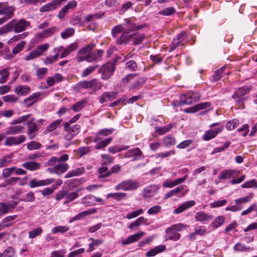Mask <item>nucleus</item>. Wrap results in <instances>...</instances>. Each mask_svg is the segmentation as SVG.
I'll list each match as a JSON object with an SVG mask.
<instances>
[{
    "label": "nucleus",
    "instance_id": "obj_1",
    "mask_svg": "<svg viewBox=\"0 0 257 257\" xmlns=\"http://www.w3.org/2000/svg\"><path fill=\"white\" fill-rule=\"evenodd\" d=\"M30 26V23L25 19H22L19 21L13 19L8 24L0 29V34L7 33L13 30L16 33L24 31L27 28Z\"/></svg>",
    "mask_w": 257,
    "mask_h": 257
},
{
    "label": "nucleus",
    "instance_id": "obj_2",
    "mask_svg": "<svg viewBox=\"0 0 257 257\" xmlns=\"http://www.w3.org/2000/svg\"><path fill=\"white\" fill-rule=\"evenodd\" d=\"M95 43H90L82 48L77 53L76 59L78 62L86 61L89 62L97 61L95 53H92V50L95 47Z\"/></svg>",
    "mask_w": 257,
    "mask_h": 257
},
{
    "label": "nucleus",
    "instance_id": "obj_3",
    "mask_svg": "<svg viewBox=\"0 0 257 257\" xmlns=\"http://www.w3.org/2000/svg\"><path fill=\"white\" fill-rule=\"evenodd\" d=\"M115 62L114 60L112 62L109 61L101 67L99 70V73L101 74L102 79L108 80L113 75V72L115 70Z\"/></svg>",
    "mask_w": 257,
    "mask_h": 257
},
{
    "label": "nucleus",
    "instance_id": "obj_4",
    "mask_svg": "<svg viewBox=\"0 0 257 257\" xmlns=\"http://www.w3.org/2000/svg\"><path fill=\"white\" fill-rule=\"evenodd\" d=\"M102 86V83L97 79H93L90 81L84 80L79 82L76 87L79 88L92 89L94 91L101 89Z\"/></svg>",
    "mask_w": 257,
    "mask_h": 257
},
{
    "label": "nucleus",
    "instance_id": "obj_5",
    "mask_svg": "<svg viewBox=\"0 0 257 257\" xmlns=\"http://www.w3.org/2000/svg\"><path fill=\"white\" fill-rule=\"evenodd\" d=\"M181 225H182L181 224H175L168 228L165 231L167 234L166 240L170 239L174 241L178 240L180 237V234L177 231L180 230Z\"/></svg>",
    "mask_w": 257,
    "mask_h": 257
},
{
    "label": "nucleus",
    "instance_id": "obj_6",
    "mask_svg": "<svg viewBox=\"0 0 257 257\" xmlns=\"http://www.w3.org/2000/svg\"><path fill=\"white\" fill-rule=\"evenodd\" d=\"M49 47L48 44H44L38 46L36 49L33 50L30 54L25 58V60L30 61L38 58L41 56L43 52L47 51Z\"/></svg>",
    "mask_w": 257,
    "mask_h": 257
},
{
    "label": "nucleus",
    "instance_id": "obj_7",
    "mask_svg": "<svg viewBox=\"0 0 257 257\" xmlns=\"http://www.w3.org/2000/svg\"><path fill=\"white\" fill-rule=\"evenodd\" d=\"M249 91L250 88L248 87H240L236 90L231 97L239 106H241V102L244 99V95L248 93Z\"/></svg>",
    "mask_w": 257,
    "mask_h": 257
},
{
    "label": "nucleus",
    "instance_id": "obj_8",
    "mask_svg": "<svg viewBox=\"0 0 257 257\" xmlns=\"http://www.w3.org/2000/svg\"><path fill=\"white\" fill-rule=\"evenodd\" d=\"M25 140V137L24 135H20L19 137H8L5 143L6 145L11 146L13 145H18L23 143Z\"/></svg>",
    "mask_w": 257,
    "mask_h": 257
},
{
    "label": "nucleus",
    "instance_id": "obj_9",
    "mask_svg": "<svg viewBox=\"0 0 257 257\" xmlns=\"http://www.w3.org/2000/svg\"><path fill=\"white\" fill-rule=\"evenodd\" d=\"M210 106L211 103L209 102L200 103L196 104L193 107L186 109L185 111L187 113H194L200 110L208 108Z\"/></svg>",
    "mask_w": 257,
    "mask_h": 257
},
{
    "label": "nucleus",
    "instance_id": "obj_10",
    "mask_svg": "<svg viewBox=\"0 0 257 257\" xmlns=\"http://www.w3.org/2000/svg\"><path fill=\"white\" fill-rule=\"evenodd\" d=\"M54 181V179H47L39 181L37 179H33L30 181L29 186L30 188H35L37 187L47 185L53 182Z\"/></svg>",
    "mask_w": 257,
    "mask_h": 257
},
{
    "label": "nucleus",
    "instance_id": "obj_11",
    "mask_svg": "<svg viewBox=\"0 0 257 257\" xmlns=\"http://www.w3.org/2000/svg\"><path fill=\"white\" fill-rule=\"evenodd\" d=\"M4 5L2 9L0 10V14L3 15H6V17L9 19L12 18L14 16V11H15V8L13 6L6 7L5 3H2Z\"/></svg>",
    "mask_w": 257,
    "mask_h": 257
},
{
    "label": "nucleus",
    "instance_id": "obj_12",
    "mask_svg": "<svg viewBox=\"0 0 257 257\" xmlns=\"http://www.w3.org/2000/svg\"><path fill=\"white\" fill-rule=\"evenodd\" d=\"M195 202L194 200H190L186 201L181 205H180L177 208H176L174 212L175 214H179L183 211H184L187 209L195 205Z\"/></svg>",
    "mask_w": 257,
    "mask_h": 257
},
{
    "label": "nucleus",
    "instance_id": "obj_13",
    "mask_svg": "<svg viewBox=\"0 0 257 257\" xmlns=\"http://www.w3.org/2000/svg\"><path fill=\"white\" fill-rule=\"evenodd\" d=\"M223 128V127H220L217 128L214 131L209 130L206 132L203 136V140L206 141L210 140L211 139L215 138L218 133H220L222 131Z\"/></svg>",
    "mask_w": 257,
    "mask_h": 257
},
{
    "label": "nucleus",
    "instance_id": "obj_14",
    "mask_svg": "<svg viewBox=\"0 0 257 257\" xmlns=\"http://www.w3.org/2000/svg\"><path fill=\"white\" fill-rule=\"evenodd\" d=\"M68 168L69 166L67 164L60 163L57 165H55L53 168V170L51 171V173H54L57 174H62L67 171Z\"/></svg>",
    "mask_w": 257,
    "mask_h": 257
},
{
    "label": "nucleus",
    "instance_id": "obj_15",
    "mask_svg": "<svg viewBox=\"0 0 257 257\" xmlns=\"http://www.w3.org/2000/svg\"><path fill=\"white\" fill-rule=\"evenodd\" d=\"M122 190H130L136 189L139 187L138 183L132 180H126L122 182Z\"/></svg>",
    "mask_w": 257,
    "mask_h": 257
},
{
    "label": "nucleus",
    "instance_id": "obj_16",
    "mask_svg": "<svg viewBox=\"0 0 257 257\" xmlns=\"http://www.w3.org/2000/svg\"><path fill=\"white\" fill-rule=\"evenodd\" d=\"M124 21L125 23L124 25V27L123 28L125 33L129 34L137 31L136 25L135 23H133L129 19H125Z\"/></svg>",
    "mask_w": 257,
    "mask_h": 257
},
{
    "label": "nucleus",
    "instance_id": "obj_17",
    "mask_svg": "<svg viewBox=\"0 0 257 257\" xmlns=\"http://www.w3.org/2000/svg\"><path fill=\"white\" fill-rule=\"evenodd\" d=\"M132 38L133 35H128V33H125L124 31L122 35L117 38L116 40V43L119 45L125 44L129 42Z\"/></svg>",
    "mask_w": 257,
    "mask_h": 257
},
{
    "label": "nucleus",
    "instance_id": "obj_18",
    "mask_svg": "<svg viewBox=\"0 0 257 257\" xmlns=\"http://www.w3.org/2000/svg\"><path fill=\"white\" fill-rule=\"evenodd\" d=\"M166 249L165 245H161L155 247L154 248L146 252V256L147 257L154 256L156 254L164 251Z\"/></svg>",
    "mask_w": 257,
    "mask_h": 257
},
{
    "label": "nucleus",
    "instance_id": "obj_19",
    "mask_svg": "<svg viewBox=\"0 0 257 257\" xmlns=\"http://www.w3.org/2000/svg\"><path fill=\"white\" fill-rule=\"evenodd\" d=\"M158 185H154L147 187L144 191V196L146 197H151L155 195V191L159 189Z\"/></svg>",
    "mask_w": 257,
    "mask_h": 257
},
{
    "label": "nucleus",
    "instance_id": "obj_20",
    "mask_svg": "<svg viewBox=\"0 0 257 257\" xmlns=\"http://www.w3.org/2000/svg\"><path fill=\"white\" fill-rule=\"evenodd\" d=\"M22 166L27 170L34 171L38 170L41 166V164L36 162L31 161L23 164Z\"/></svg>",
    "mask_w": 257,
    "mask_h": 257
},
{
    "label": "nucleus",
    "instance_id": "obj_21",
    "mask_svg": "<svg viewBox=\"0 0 257 257\" xmlns=\"http://www.w3.org/2000/svg\"><path fill=\"white\" fill-rule=\"evenodd\" d=\"M64 130L66 132L70 131L74 136H76L80 132V126L78 124L70 126V123L66 122L64 124Z\"/></svg>",
    "mask_w": 257,
    "mask_h": 257
},
{
    "label": "nucleus",
    "instance_id": "obj_22",
    "mask_svg": "<svg viewBox=\"0 0 257 257\" xmlns=\"http://www.w3.org/2000/svg\"><path fill=\"white\" fill-rule=\"evenodd\" d=\"M40 95V92L34 93L29 97L26 98L24 100V103L27 104V107H29L36 102V98Z\"/></svg>",
    "mask_w": 257,
    "mask_h": 257
},
{
    "label": "nucleus",
    "instance_id": "obj_23",
    "mask_svg": "<svg viewBox=\"0 0 257 257\" xmlns=\"http://www.w3.org/2000/svg\"><path fill=\"white\" fill-rule=\"evenodd\" d=\"M98 173L99 178H105L110 176V170H108L105 163H101V166L98 169Z\"/></svg>",
    "mask_w": 257,
    "mask_h": 257
},
{
    "label": "nucleus",
    "instance_id": "obj_24",
    "mask_svg": "<svg viewBox=\"0 0 257 257\" xmlns=\"http://www.w3.org/2000/svg\"><path fill=\"white\" fill-rule=\"evenodd\" d=\"M24 127L21 125H15L10 126L7 128L6 131L7 135H13L23 132Z\"/></svg>",
    "mask_w": 257,
    "mask_h": 257
},
{
    "label": "nucleus",
    "instance_id": "obj_25",
    "mask_svg": "<svg viewBox=\"0 0 257 257\" xmlns=\"http://www.w3.org/2000/svg\"><path fill=\"white\" fill-rule=\"evenodd\" d=\"M78 47V43H74L70 44L66 48H65L61 54L60 57L63 58L68 56L71 52L74 51Z\"/></svg>",
    "mask_w": 257,
    "mask_h": 257
},
{
    "label": "nucleus",
    "instance_id": "obj_26",
    "mask_svg": "<svg viewBox=\"0 0 257 257\" xmlns=\"http://www.w3.org/2000/svg\"><path fill=\"white\" fill-rule=\"evenodd\" d=\"M57 1H53L50 3H48L40 9V12L41 13H44L46 12H49L52 10L56 9L57 7L56 4H57Z\"/></svg>",
    "mask_w": 257,
    "mask_h": 257
},
{
    "label": "nucleus",
    "instance_id": "obj_27",
    "mask_svg": "<svg viewBox=\"0 0 257 257\" xmlns=\"http://www.w3.org/2000/svg\"><path fill=\"white\" fill-rule=\"evenodd\" d=\"M142 154V152L138 148H136L130 150L125 155V158H130L131 157H135V158L133 160H135L137 158L141 157Z\"/></svg>",
    "mask_w": 257,
    "mask_h": 257
},
{
    "label": "nucleus",
    "instance_id": "obj_28",
    "mask_svg": "<svg viewBox=\"0 0 257 257\" xmlns=\"http://www.w3.org/2000/svg\"><path fill=\"white\" fill-rule=\"evenodd\" d=\"M57 31L56 27H52L51 28L44 30L42 33L38 34L39 38H47L52 35Z\"/></svg>",
    "mask_w": 257,
    "mask_h": 257
},
{
    "label": "nucleus",
    "instance_id": "obj_29",
    "mask_svg": "<svg viewBox=\"0 0 257 257\" xmlns=\"http://www.w3.org/2000/svg\"><path fill=\"white\" fill-rule=\"evenodd\" d=\"M195 218L196 220L202 222L209 220L211 219L213 217L206 214L203 211H200L196 213Z\"/></svg>",
    "mask_w": 257,
    "mask_h": 257
},
{
    "label": "nucleus",
    "instance_id": "obj_30",
    "mask_svg": "<svg viewBox=\"0 0 257 257\" xmlns=\"http://www.w3.org/2000/svg\"><path fill=\"white\" fill-rule=\"evenodd\" d=\"M114 129L113 128H104L100 131L96 135V137L94 139V142H97L98 141L101 140L102 139L100 138V136H107L112 134Z\"/></svg>",
    "mask_w": 257,
    "mask_h": 257
},
{
    "label": "nucleus",
    "instance_id": "obj_31",
    "mask_svg": "<svg viewBox=\"0 0 257 257\" xmlns=\"http://www.w3.org/2000/svg\"><path fill=\"white\" fill-rule=\"evenodd\" d=\"M147 219L144 217H140L137 219L135 221L130 223L128 225V228L133 229L135 227L140 226L142 224H145L147 222Z\"/></svg>",
    "mask_w": 257,
    "mask_h": 257
},
{
    "label": "nucleus",
    "instance_id": "obj_32",
    "mask_svg": "<svg viewBox=\"0 0 257 257\" xmlns=\"http://www.w3.org/2000/svg\"><path fill=\"white\" fill-rule=\"evenodd\" d=\"M85 171L84 167L78 168L69 172L65 176L66 178L72 177L83 174Z\"/></svg>",
    "mask_w": 257,
    "mask_h": 257
},
{
    "label": "nucleus",
    "instance_id": "obj_33",
    "mask_svg": "<svg viewBox=\"0 0 257 257\" xmlns=\"http://www.w3.org/2000/svg\"><path fill=\"white\" fill-rule=\"evenodd\" d=\"M28 130L27 134L29 137L30 139H32L35 136V134L37 132L38 128L36 123L32 124L31 125H28Z\"/></svg>",
    "mask_w": 257,
    "mask_h": 257
},
{
    "label": "nucleus",
    "instance_id": "obj_34",
    "mask_svg": "<svg viewBox=\"0 0 257 257\" xmlns=\"http://www.w3.org/2000/svg\"><path fill=\"white\" fill-rule=\"evenodd\" d=\"M163 142L165 146L170 147L175 145L176 141L174 138L171 136H167L163 138Z\"/></svg>",
    "mask_w": 257,
    "mask_h": 257
},
{
    "label": "nucleus",
    "instance_id": "obj_35",
    "mask_svg": "<svg viewBox=\"0 0 257 257\" xmlns=\"http://www.w3.org/2000/svg\"><path fill=\"white\" fill-rule=\"evenodd\" d=\"M15 250L13 247H8L3 253H0V257H14Z\"/></svg>",
    "mask_w": 257,
    "mask_h": 257
},
{
    "label": "nucleus",
    "instance_id": "obj_36",
    "mask_svg": "<svg viewBox=\"0 0 257 257\" xmlns=\"http://www.w3.org/2000/svg\"><path fill=\"white\" fill-rule=\"evenodd\" d=\"M134 38L133 44L137 45L141 44L145 38V35L144 34L134 33L132 35Z\"/></svg>",
    "mask_w": 257,
    "mask_h": 257
},
{
    "label": "nucleus",
    "instance_id": "obj_37",
    "mask_svg": "<svg viewBox=\"0 0 257 257\" xmlns=\"http://www.w3.org/2000/svg\"><path fill=\"white\" fill-rule=\"evenodd\" d=\"M2 76L0 78V84L6 83L9 76V72L8 68H6L0 71Z\"/></svg>",
    "mask_w": 257,
    "mask_h": 257
},
{
    "label": "nucleus",
    "instance_id": "obj_38",
    "mask_svg": "<svg viewBox=\"0 0 257 257\" xmlns=\"http://www.w3.org/2000/svg\"><path fill=\"white\" fill-rule=\"evenodd\" d=\"M205 232V228L203 226H200L198 229H196L194 232H192L190 234V239L193 240L195 239V236L196 235H203Z\"/></svg>",
    "mask_w": 257,
    "mask_h": 257
},
{
    "label": "nucleus",
    "instance_id": "obj_39",
    "mask_svg": "<svg viewBox=\"0 0 257 257\" xmlns=\"http://www.w3.org/2000/svg\"><path fill=\"white\" fill-rule=\"evenodd\" d=\"M111 138H108L98 143L95 146L96 149L100 150L106 147L111 142Z\"/></svg>",
    "mask_w": 257,
    "mask_h": 257
},
{
    "label": "nucleus",
    "instance_id": "obj_40",
    "mask_svg": "<svg viewBox=\"0 0 257 257\" xmlns=\"http://www.w3.org/2000/svg\"><path fill=\"white\" fill-rule=\"evenodd\" d=\"M30 90V87L27 86H19L15 89V91L18 94L24 95L27 93Z\"/></svg>",
    "mask_w": 257,
    "mask_h": 257
},
{
    "label": "nucleus",
    "instance_id": "obj_41",
    "mask_svg": "<svg viewBox=\"0 0 257 257\" xmlns=\"http://www.w3.org/2000/svg\"><path fill=\"white\" fill-rule=\"evenodd\" d=\"M75 32V30L72 28H69L65 30L61 34V37L64 39H67L72 36Z\"/></svg>",
    "mask_w": 257,
    "mask_h": 257
},
{
    "label": "nucleus",
    "instance_id": "obj_42",
    "mask_svg": "<svg viewBox=\"0 0 257 257\" xmlns=\"http://www.w3.org/2000/svg\"><path fill=\"white\" fill-rule=\"evenodd\" d=\"M26 42L22 41L19 42L16 46L13 49L12 53L13 54H17L21 52L25 47Z\"/></svg>",
    "mask_w": 257,
    "mask_h": 257
},
{
    "label": "nucleus",
    "instance_id": "obj_43",
    "mask_svg": "<svg viewBox=\"0 0 257 257\" xmlns=\"http://www.w3.org/2000/svg\"><path fill=\"white\" fill-rule=\"evenodd\" d=\"M42 228L41 227H37L29 232V237L30 238H34L40 235L42 232Z\"/></svg>",
    "mask_w": 257,
    "mask_h": 257
},
{
    "label": "nucleus",
    "instance_id": "obj_44",
    "mask_svg": "<svg viewBox=\"0 0 257 257\" xmlns=\"http://www.w3.org/2000/svg\"><path fill=\"white\" fill-rule=\"evenodd\" d=\"M61 122L62 119L56 120L55 121H54L48 126L46 131L48 132H51L54 131L56 129L57 126L60 124Z\"/></svg>",
    "mask_w": 257,
    "mask_h": 257
},
{
    "label": "nucleus",
    "instance_id": "obj_45",
    "mask_svg": "<svg viewBox=\"0 0 257 257\" xmlns=\"http://www.w3.org/2000/svg\"><path fill=\"white\" fill-rule=\"evenodd\" d=\"M239 124V120L237 119H233L228 121L226 124L227 130L230 131L236 128Z\"/></svg>",
    "mask_w": 257,
    "mask_h": 257
},
{
    "label": "nucleus",
    "instance_id": "obj_46",
    "mask_svg": "<svg viewBox=\"0 0 257 257\" xmlns=\"http://www.w3.org/2000/svg\"><path fill=\"white\" fill-rule=\"evenodd\" d=\"M126 194L125 193H110L107 195V198L112 197L117 200H120L122 198H124Z\"/></svg>",
    "mask_w": 257,
    "mask_h": 257
},
{
    "label": "nucleus",
    "instance_id": "obj_47",
    "mask_svg": "<svg viewBox=\"0 0 257 257\" xmlns=\"http://www.w3.org/2000/svg\"><path fill=\"white\" fill-rule=\"evenodd\" d=\"M225 69V66H223L220 69H218L215 72L214 75L213 76V81H217L221 79L222 77V74L224 73V71Z\"/></svg>",
    "mask_w": 257,
    "mask_h": 257
},
{
    "label": "nucleus",
    "instance_id": "obj_48",
    "mask_svg": "<svg viewBox=\"0 0 257 257\" xmlns=\"http://www.w3.org/2000/svg\"><path fill=\"white\" fill-rule=\"evenodd\" d=\"M224 218L223 216H219L216 217L212 223V225L215 228H217L224 223Z\"/></svg>",
    "mask_w": 257,
    "mask_h": 257
},
{
    "label": "nucleus",
    "instance_id": "obj_49",
    "mask_svg": "<svg viewBox=\"0 0 257 257\" xmlns=\"http://www.w3.org/2000/svg\"><path fill=\"white\" fill-rule=\"evenodd\" d=\"M69 229V228L66 226H58L53 228L52 232L54 234L58 232L64 233L67 231Z\"/></svg>",
    "mask_w": 257,
    "mask_h": 257
},
{
    "label": "nucleus",
    "instance_id": "obj_50",
    "mask_svg": "<svg viewBox=\"0 0 257 257\" xmlns=\"http://www.w3.org/2000/svg\"><path fill=\"white\" fill-rule=\"evenodd\" d=\"M191 95L185 94L181 96L180 100L182 104H190L192 103Z\"/></svg>",
    "mask_w": 257,
    "mask_h": 257
},
{
    "label": "nucleus",
    "instance_id": "obj_51",
    "mask_svg": "<svg viewBox=\"0 0 257 257\" xmlns=\"http://www.w3.org/2000/svg\"><path fill=\"white\" fill-rule=\"evenodd\" d=\"M233 171L231 170H225L220 173L219 178L220 179H227L231 178L232 176Z\"/></svg>",
    "mask_w": 257,
    "mask_h": 257
},
{
    "label": "nucleus",
    "instance_id": "obj_52",
    "mask_svg": "<svg viewBox=\"0 0 257 257\" xmlns=\"http://www.w3.org/2000/svg\"><path fill=\"white\" fill-rule=\"evenodd\" d=\"M42 145L40 143L36 141H32L27 145V149L29 150H33L39 149L41 147Z\"/></svg>",
    "mask_w": 257,
    "mask_h": 257
},
{
    "label": "nucleus",
    "instance_id": "obj_53",
    "mask_svg": "<svg viewBox=\"0 0 257 257\" xmlns=\"http://www.w3.org/2000/svg\"><path fill=\"white\" fill-rule=\"evenodd\" d=\"M58 54H55L53 56H48L43 60L45 64H51L58 60Z\"/></svg>",
    "mask_w": 257,
    "mask_h": 257
},
{
    "label": "nucleus",
    "instance_id": "obj_54",
    "mask_svg": "<svg viewBox=\"0 0 257 257\" xmlns=\"http://www.w3.org/2000/svg\"><path fill=\"white\" fill-rule=\"evenodd\" d=\"M85 103L86 101L84 100L78 101L72 106V109L75 112L79 111L84 107Z\"/></svg>",
    "mask_w": 257,
    "mask_h": 257
},
{
    "label": "nucleus",
    "instance_id": "obj_55",
    "mask_svg": "<svg viewBox=\"0 0 257 257\" xmlns=\"http://www.w3.org/2000/svg\"><path fill=\"white\" fill-rule=\"evenodd\" d=\"M144 210L143 209H139L137 210L134 211L131 213L127 214L126 216V218L130 219L133 218H135L138 216L143 214Z\"/></svg>",
    "mask_w": 257,
    "mask_h": 257
},
{
    "label": "nucleus",
    "instance_id": "obj_56",
    "mask_svg": "<svg viewBox=\"0 0 257 257\" xmlns=\"http://www.w3.org/2000/svg\"><path fill=\"white\" fill-rule=\"evenodd\" d=\"M175 192V193L177 195L178 193H181V196H184L188 192L187 189H185L184 185H181L178 187L177 188L173 189Z\"/></svg>",
    "mask_w": 257,
    "mask_h": 257
},
{
    "label": "nucleus",
    "instance_id": "obj_57",
    "mask_svg": "<svg viewBox=\"0 0 257 257\" xmlns=\"http://www.w3.org/2000/svg\"><path fill=\"white\" fill-rule=\"evenodd\" d=\"M124 28L121 25H117L115 26L111 31V34L113 37H116L118 34L123 32Z\"/></svg>",
    "mask_w": 257,
    "mask_h": 257
},
{
    "label": "nucleus",
    "instance_id": "obj_58",
    "mask_svg": "<svg viewBox=\"0 0 257 257\" xmlns=\"http://www.w3.org/2000/svg\"><path fill=\"white\" fill-rule=\"evenodd\" d=\"M172 128L171 125H166L163 127H157L156 128V132L159 134L162 135L164 134L169 132Z\"/></svg>",
    "mask_w": 257,
    "mask_h": 257
},
{
    "label": "nucleus",
    "instance_id": "obj_59",
    "mask_svg": "<svg viewBox=\"0 0 257 257\" xmlns=\"http://www.w3.org/2000/svg\"><path fill=\"white\" fill-rule=\"evenodd\" d=\"M35 199V196L33 192H30L26 194L24 199H21L20 200L25 202H33Z\"/></svg>",
    "mask_w": 257,
    "mask_h": 257
},
{
    "label": "nucleus",
    "instance_id": "obj_60",
    "mask_svg": "<svg viewBox=\"0 0 257 257\" xmlns=\"http://www.w3.org/2000/svg\"><path fill=\"white\" fill-rule=\"evenodd\" d=\"M162 209V207L159 205H155L149 209H148L147 213L150 215H154L159 213Z\"/></svg>",
    "mask_w": 257,
    "mask_h": 257
},
{
    "label": "nucleus",
    "instance_id": "obj_61",
    "mask_svg": "<svg viewBox=\"0 0 257 257\" xmlns=\"http://www.w3.org/2000/svg\"><path fill=\"white\" fill-rule=\"evenodd\" d=\"M175 10L173 7L167 8L159 12V14L164 16H170L175 13Z\"/></svg>",
    "mask_w": 257,
    "mask_h": 257
},
{
    "label": "nucleus",
    "instance_id": "obj_62",
    "mask_svg": "<svg viewBox=\"0 0 257 257\" xmlns=\"http://www.w3.org/2000/svg\"><path fill=\"white\" fill-rule=\"evenodd\" d=\"M91 152V149L89 147H83L80 148L78 150L80 157H83L84 155H87Z\"/></svg>",
    "mask_w": 257,
    "mask_h": 257
},
{
    "label": "nucleus",
    "instance_id": "obj_63",
    "mask_svg": "<svg viewBox=\"0 0 257 257\" xmlns=\"http://www.w3.org/2000/svg\"><path fill=\"white\" fill-rule=\"evenodd\" d=\"M3 99L6 102H16L18 98L14 95H8L3 97Z\"/></svg>",
    "mask_w": 257,
    "mask_h": 257
},
{
    "label": "nucleus",
    "instance_id": "obj_64",
    "mask_svg": "<svg viewBox=\"0 0 257 257\" xmlns=\"http://www.w3.org/2000/svg\"><path fill=\"white\" fill-rule=\"evenodd\" d=\"M125 65L126 67L131 71H135L137 69V64L136 62L134 60H130L127 61Z\"/></svg>",
    "mask_w": 257,
    "mask_h": 257
}]
</instances>
